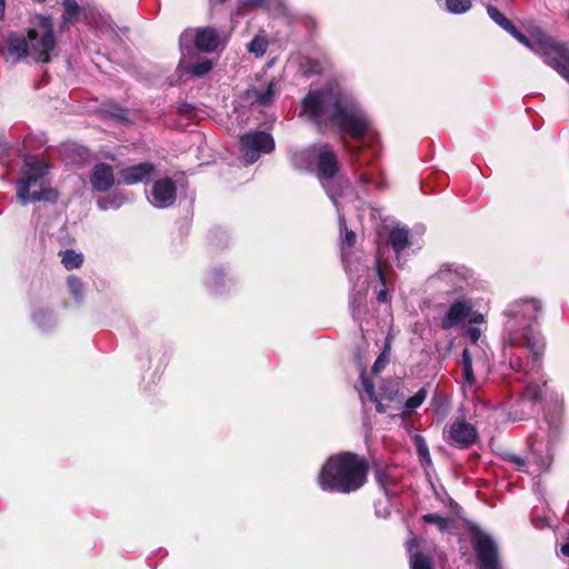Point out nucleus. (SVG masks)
<instances>
[{
  "label": "nucleus",
  "instance_id": "nucleus-54",
  "mask_svg": "<svg viewBox=\"0 0 569 569\" xmlns=\"http://www.w3.org/2000/svg\"><path fill=\"white\" fill-rule=\"evenodd\" d=\"M409 545L415 546L416 545L415 540L410 541Z\"/></svg>",
  "mask_w": 569,
  "mask_h": 569
},
{
  "label": "nucleus",
  "instance_id": "nucleus-44",
  "mask_svg": "<svg viewBox=\"0 0 569 569\" xmlns=\"http://www.w3.org/2000/svg\"><path fill=\"white\" fill-rule=\"evenodd\" d=\"M507 32L515 37L520 43L530 47L529 39L523 33H521L515 26L513 29H508Z\"/></svg>",
  "mask_w": 569,
  "mask_h": 569
},
{
  "label": "nucleus",
  "instance_id": "nucleus-1",
  "mask_svg": "<svg viewBox=\"0 0 569 569\" xmlns=\"http://www.w3.org/2000/svg\"><path fill=\"white\" fill-rule=\"evenodd\" d=\"M301 114L319 129L330 127L342 134V146L360 187L383 188L381 169L375 163L381 150L379 134L352 96L333 88L311 90L302 100Z\"/></svg>",
  "mask_w": 569,
  "mask_h": 569
},
{
  "label": "nucleus",
  "instance_id": "nucleus-2",
  "mask_svg": "<svg viewBox=\"0 0 569 569\" xmlns=\"http://www.w3.org/2000/svg\"><path fill=\"white\" fill-rule=\"evenodd\" d=\"M541 312L536 299H521L511 302L503 311L507 318L503 331V355L515 371L538 372L541 367L543 341L533 329Z\"/></svg>",
  "mask_w": 569,
  "mask_h": 569
},
{
  "label": "nucleus",
  "instance_id": "nucleus-3",
  "mask_svg": "<svg viewBox=\"0 0 569 569\" xmlns=\"http://www.w3.org/2000/svg\"><path fill=\"white\" fill-rule=\"evenodd\" d=\"M36 21V28L29 29L27 37L18 32L7 37L2 49L7 62L16 64L28 56L37 62H50V54L57 44L52 18L39 14Z\"/></svg>",
  "mask_w": 569,
  "mask_h": 569
},
{
  "label": "nucleus",
  "instance_id": "nucleus-37",
  "mask_svg": "<svg viewBox=\"0 0 569 569\" xmlns=\"http://www.w3.org/2000/svg\"><path fill=\"white\" fill-rule=\"evenodd\" d=\"M446 9L453 14H463L472 7L471 0H445Z\"/></svg>",
  "mask_w": 569,
  "mask_h": 569
},
{
  "label": "nucleus",
  "instance_id": "nucleus-9",
  "mask_svg": "<svg viewBox=\"0 0 569 569\" xmlns=\"http://www.w3.org/2000/svg\"><path fill=\"white\" fill-rule=\"evenodd\" d=\"M465 292L457 297L448 298V309L440 319L443 330L463 328L467 323L479 325L485 322V316L475 310V301Z\"/></svg>",
  "mask_w": 569,
  "mask_h": 569
},
{
  "label": "nucleus",
  "instance_id": "nucleus-32",
  "mask_svg": "<svg viewBox=\"0 0 569 569\" xmlns=\"http://www.w3.org/2000/svg\"><path fill=\"white\" fill-rule=\"evenodd\" d=\"M366 292L367 289H359L356 290L352 289L351 296H350V308L352 310V315L355 318L359 317L361 313V309L365 306L366 301Z\"/></svg>",
  "mask_w": 569,
  "mask_h": 569
},
{
  "label": "nucleus",
  "instance_id": "nucleus-42",
  "mask_svg": "<svg viewBox=\"0 0 569 569\" xmlns=\"http://www.w3.org/2000/svg\"><path fill=\"white\" fill-rule=\"evenodd\" d=\"M389 360H390L389 346L386 345L383 351L376 359V361H375V363L372 366L371 371L375 375H379L386 368V366L389 363Z\"/></svg>",
  "mask_w": 569,
  "mask_h": 569
},
{
  "label": "nucleus",
  "instance_id": "nucleus-51",
  "mask_svg": "<svg viewBox=\"0 0 569 569\" xmlns=\"http://www.w3.org/2000/svg\"><path fill=\"white\" fill-rule=\"evenodd\" d=\"M6 3L4 0H0V20L4 18Z\"/></svg>",
  "mask_w": 569,
  "mask_h": 569
},
{
  "label": "nucleus",
  "instance_id": "nucleus-35",
  "mask_svg": "<svg viewBox=\"0 0 569 569\" xmlns=\"http://www.w3.org/2000/svg\"><path fill=\"white\" fill-rule=\"evenodd\" d=\"M375 264H376V272H377V277L380 281V283L386 287L387 286V280H386V274H385V269L382 267V263H381V259L380 258H377L376 261H375ZM377 299L379 302H388L389 301V292L386 288L381 289L378 295H377Z\"/></svg>",
  "mask_w": 569,
  "mask_h": 569
},
{
  "label": "nucleus",
  "instance_id": "nucleus-10",
  "mask_svg": "<svg viewBox=\"0 0 569 569\" xmlns=\"http://www.w3.org/2000/svg\"><path fill=\"white\" fill-rule=\"evenodd\" d=\"M471 545L476 553L477 569H503L498 545L490 535L473 529Z\"/></svg>",
  "mask_w": 569,
  "mask_h": 569
},
{
  "label": "nucleus",
  "instance_id": "nucleus-55",
  "mask_svg": "<svg viewBox=\"0 0 569 569\" xmlns=\"http://www.w3.org/2000/svg\"><path fill=\"white\" fill-rule=\"evenodd\" d=\"M568 19H569V13H568Z\"/></svg>",
  "mask_w": 569,
  "mask_h": 569
},
{
  "label": "nucleus",
  "instance_id": "nucleus-13",
  "mask_svg": "<svg viewBox=\"0 0 569 569\" xmlns=\"http://www.w3.org/2000/svg\"><path fill=\"white\" fill-rule=\"evenodd\" d=\"M339 230L341 236V258L345 264L346 272L351 281H358L361 274L367 271V267L359 261H352L350 250L357 240V236L352 230L347 228L346 219L339 213Z\"/></svg>",
  "mask_w": 569,
  "mask_h": 569
},
{
  "label": "nucleus",
  "instance_id": "nucleus-34",
  "mask_svg": "<svg viewBox=\"0 0 569 569\" xmlns=\"http://www.w3.org/2000/svg\"><path fill=\"white\" fill-rule=\"evenodd\" d=\"M487 13L490 17V19L496 22L499 27H501L505 31L508 29H513L512 22L505 17L502 12L499 11L498 8L495 6L488 4L487 6Z\"/></svg>",
  "mask_w": 569,
  "mask_h": 569
},
{
  "label": "nucleus",
  "instance_id": "nucleus-39",
  "mask_svg": "<svg viewBox=\"0 0 569 569\" xmlns=\"http://www.w3.org/2000/svg\"><path fill=\"white\" fill-rule=\"evenodd\" d=\"M422 519L426 523L435 525L440 531H446L449 529L451 520L447 517H443L439 513H426L422 516Z\"/></svg>",
  "mask_w": 569,
  "mask_h": 569
},
{
  "label": "nucleus",
  "instance_id": "nucleus-11",
  "mask_svg": "<svg viewBox=\"0 0 569 569\" xmlns=\"http://www.w3.org/2000/svg\"><path fill=\"white\" fill-rule=\"evenodd\" d=\"M180 49L182 52V59L179 66L184 63L187 54L197 49L202 52H213L219 47L218 33L213 28L207 27L198 30H186L180 36Z\"/></svg>",
  "mask_w": 569,
  "mask_h": 569
},
{
  "label": "nucleus",
  "instance_id": "nucleus-50",
  "mask_svg": "<svg viewBox=\"0 0 569 569\" xmlns=\"http://www.w3.org/2000/svg\"><path fill=\"white\" fill-rule=\"evenodd\" d=\"M561 553L566 557H569V542L563 543L560 549Z\"/></svg>",
  "mask_w": 569,
  "mask_h": 569
},
{
  "label": "nucleus",
  "instance_id": "nucleus-5",
  "mask_svg": "<svg viewBox=\"0 0 569 569\" xmlns=\"http://www.w3.org/2000/svg\"><path fill=\"white\" fill-rule=\"evenodd\" d=\"M50 167L43 160L29 157L21 167V177L17 181V200L27 206L38 201H56L57 193L50 187Z\"/></svg>",
  "mask_w": 569,
  "mask_h": 569
},
{
  "label": "nucleus",
  "instance_id": "nucleus-31",
  "mask_svg": "<svg viewBox=\"0 0 569 569\" xmlns=\"http://www.w3.org/2000/svg\"><path fill=\"white\" fill-rule=\"evenodd\" d=\"M376 480L387 497H392L396 495V492L391 490V486L395 485V479L390 476L389 471L386 469H377Z\"/></svg>",
  "mask_w": 569,
  "mask_h": 569
},
{
  "label": "nucleus",
  "instance_id": "nucleus-16",
  "mask_svg": "<svg viewBox=\"0 0 569 569\" xmlns=\"http://www.w3.org/2000/svg\"><path fill=\"white\" fill-rule=\"evenodd\" d=\"M543 61L569 82V47L560 42L545 43Z\"/></svg>",
  "mask_w": 569,
  "mask_h": 569
},
{
  "label": "nucleus",
  "instance_id": "nucleus-20",
  "mask_svg": "<svg viewBox=\"0 0 569 569\" xmlns=\"http://www.w3.org/2000/svg\"><path fill=\"white\" fill-rule=\"evenodd\" d=\"M279 92V82L272 79L263 88H253L248 91V97L259 106L268 107L273 103L277 93Z\"/></svg>",
  "mask_w": 569,
  "mask_h": 569
},
{
  "label": "nucleus",
  "instance_id": "nucleus-26",
  "mask_svg": "<svg viewBox=\"0 0 569 569\" xmlns=\"http://www.w3.org/2000/svg\"><path fill=\"white\" fill-rule=\"evenodd\" d=\"M206 286L213 292H221L228 279L224 268L214 267L206 276Z\"/></svg>",
  "mask_w": 569,
  "mask_h": 569
},
{
  "label": "nucleus",
  "instance_id": "nucleus-24",
  "mask_svg": "<svg viewBox=\"0 0 569 569\" xmlns=\"http://www.w3.org/2000/svg\"><path fill=\"white\" fill-rule=\"evenodd\" d=\"M33 323L42 331H49L56 327L58 320L53 310L39 308L32 312Z\"/></svg>",
  "mask_w": 569,
  "mask_h": 569
},
{
  "label": "nucleus",
  "instance_id": "nucleus-17",
  "mask_svg": "<svg viewBox=\"0 0 569 569\" xmlns=\"http://www.w3.org/2000/svg\"><path fill=\"white\" fill-rule=\"evenodd\" d=\"M89 181L93 191H108L116 182L113 167L106 162L96 163L90 172Z\"/></svg>",
  "mask_w": 569,
  "mask_h": 569
},
{
  "label": "nucleus",
  "instance_id": "nucleus-45",
  "mask_svg": "<svg viewBox=\"0 0 569 569\" xmlns=\"http://www.w3.org/2000/svg\"><path fill=\"white\" fill-rule=\"evenodd\" d=\"M104 112L118 119H123L126 114V110L119 106H111L110 109H106Z\"/></svg>",
  "mask_w": 569,
  "mask_h": 569
},
{
  "label": "nucleus",
  "instance_id": "nucleus-48",
  "mask_svg": "<svg viewBox=\"0 0 569 569\" xmlns=\"http://www.w3.org/2000/svg\"><path fill=\"white\" fill-rule=\"evenodd\" d=\"M267 0H242L241 3L243 6L250 8H262L266 6Z\"/></svg>",
  "mask_w": 569,
  "mask_h": 569
},
{
  "label": "nucleus",
  "instance_id": "nucleus-43",
  "mask_svg": "<svg viewBox=\"0 0 569 569\" xmlns=\"http://www.w3.org/2000/svg\"><path fill=\"white\" fill-rule=\"evenodd\" d=\"M416 442H417V451H418L419 456L421 458L430 459L429 449H428V446H427L426 441L423 440V438L421 436H416Z\"/></svg>",
  "mask_w": 569,
  "mask_h": 569
},
{
  "label": "nucleus",
  "instance_id": "nucleus-52",
  "mask_svg": "<svg viewBox=\"0 0 569 569\" xmlns=\"http://www.w3.org/2000/svg\"><path fill=\"white\" fill-rule=\"evenodd\" d=\"M316 24H317V23H316L315 19H312V18H307V27H312V28H315V27H316Z\"/></svg>",
  "mask_w": 569,
  "mask_h": 569
},
{
  "label": "nucleus",
  "instance_id": "nucleus-15",
  "mask_svg": "<svg viewBox=\"0 0 569 569\" xmlns=\"http://www.w3.org/2000/svg\"><path fill=\"white\" fill-rule=\"evenodd\" d=\"M150 203L159 209H166L176 202L177 199V186L171 178L157 179L149 192Z\"/></svg>",
  "mask_w": 569,
  "mask_h": 569
},
{
  "label": "nucleus",
  "instance_id": "nucleus-41",
  "mask_svg": "<svg viewBox=\"0 0 569 569\" xmlns=\"http://www.w3.org/2000/svg\"><path fill=\"white\" fill-rule=\"evenodd\" d=\"M212 69V62L209 59L197 61L188 68V72L196 77H203Z\"/></svg>",
  "mask_w": 569,
  "mask_h": 569
},
{
  "label": "nucleus",
  "instance_id": "nucleus-30",
  "mask_svg": "<svg viewBox=\"0 0 569 569\" xmlns=\"http://www.w3.org/2000/svg\"><path fill=\"white\" fill-rule=\"evenodd\" d=\"M61 262L66 269L71 270L81 267L83 262V256L76 252L74 250H64L60 252Z\"/></svg>",
  "mask_w": 569,
  "mask_h": 569
},
{
  "label": "nucleus",
  "instance_id": "nucleus-7",
  "mask_svg": "<svg viewBox=\"0 0 569 569\" xmlns=\"http://www.w3.org/2000/svg\"><path fill=\"white\" fill-rule=\"evenodd\" d=\"M317 178L319 179L327 196L339 211V198L343 193V187L347 181L336 179L340 171V162L333 148L328 143L316 146L315 166Z\"/></svg>",
  "mask_w": 569,
  "mask_h": 569
},
{
  "label": "nucleus",
  "instance_id": "nucleus-46",
  "mask_svg": "<svg viewBox=\"0 0 569 569\" xmlns=\"http://www.w3.org/2000/svg\"><path fill=\"white\" fill-rule=\"evenodd\" d=\"M466 336L473 342L476 343L480 336H481V331L479 328H476V327H469L467 330H466Z\"/></svg>",
  "mask_w": 569,
  "mask_h": 569
},
{
  "label": "nucleus",
  "instance_id": "nucleus-19",
  "mask_svg": "<svg viewBox=\"0 0 569 569\" xmlns=\"http://www.w3.org/2000/svg\"><path fill=\"white\" fill-rule=\"evenodd\" d=\"M154 172V166L150 162H141L123 168L120 171V179L126 184H136L147 181Z\"/></svg>",
  "mask_w": 569,
  "mask_h": 569
},
{
  "label": "nucleus",
  "instance_id": "nucleus-6",
  "mask_svg": "<svg viewBox=\"0 0 569 569\" xmlns=\"http://www.w3.org/2000/svg\"><path fill=\"white\" fill-rule=\"evenodd\" d=\"M563 410L562 400L556 399L555 406L546 409V427H539L529 438V449L533 462L543 470H547L553 460V446L560 436L561 415Z\"/></svg>",
  "mask_w": 569,
  "mask_h": 569
},
{
  "label": "nucleus",
  "instance_id": "nucleus-4",
  "mask_svg": "<svg viewBox=\"0 0 569 569\" xmlns=\"http://www.w3.org/2000/svg\"><path fill=\"white\" fill-rule=\"evenodd\" d=\"M368 462L352 452L330 456L322 465L319 487L327 492L349 495L359 490L367 481Z\"/></svg>",
  "mask_w": 569,
  "mask_h": 569
},
{
  "label": "nucleus",
  "instance_id": "nucleus-25",
  "mask_svg": "<svg viewBox=\"0 0 569 569\" xmlns=\"http://www.w3.org/2000/svg\"><path fill=\"white\" fill-rule=\"evenodd\" d=\"M128 201V197L121 191H114L97 199V207L101 211L117 210Z\"/></svg>",
  "mask_w": 569,
  "mask_h": 569
},
{
  "label": "nucleus",
  "instance_id": "nucleus-8",
  "mask_svg": "<svg viewBox=\"0 0 569 569\" xmlns=\"http://www.w3.org/2000/svg\"><path fill=\"white\" fill-rule=\"evenodd\" d=\"M471 271L459 263L445 262L428 278L429 284L446 298L469 292Z\"/></svg>",
  "mask_w": 569,
  "mask_h": 569
},
{
  "label": "nucleus",
  "instance_id": "nucleus-23",
  "mask_svg": "<svg viewBox=\"0 0 569 569\" xmlns=\"http://www.w3.org/2000/svg\"><path fill=\"white\" fill-rule=\"evenodd\" d=\"M401 380L400 379H390L381 382L379 387V397L382 400H388L391 402L402 403L405 400V395L400 390Z\"/></svg>",
  "mask_w": 569,
  "mask_h": 569
},
{
  "label": "nucleus",
  "instance_id": "nucleus-18",
  "mask_svg": "<svg viewBox=\"0 0 569 569\" xmlns=\"http://www.w3.org/2000/svg\"><path fill=\"white\" fill-rule=\"evenodd\" d=\"M388 243L395 252L398 267L402 268L406 262L405 251L411 246L409 229L399 226L392 228L389 232Z\"/></svg>",
  "mask_w": 569,
  "mask_h": 569
},
{
  "label": "nucleus",
  "instance_id": "nucleus-14",
  "mask_svg": "<svg viewBox=\"0 0 569 569\" xmlns=\"http://www.w3.org/2000/svg\"><path fill=\"white\" fill-rule=\"evenodd\" d=\"M478 439L476 427L463 419H456L448 428L445 440L458 449L470 448Z\"/></svg>",
  "mask_w": 569,
  "mask_h": 569
},
{
  "label": "nucleus",
  "instance_id": "nucleus-38",
  "mask_svg": "<svg viewBox=\"0 0 569 569\" xmlns=\"http://www.w3.org/2000/svg\"><path fill=\"white\" fill-rule=\"evenodd\" d=\"M268 48V41L263 36H256L247 46L250 53H253L257 58L262 57Z\"/></svg>",
  "mask_w": 569,
  "mask_h": 569
},
{
  "label": "nucleus",
  "instance_id": "nucleus-29",
  "mask_svg": "<svg viewBox=\"0 0 569 569\" xmlns=\"http://www.w3.org/2000/svg\"><path fill=\"white\" fill-rule=\"evenodd\" d=\"M68 290L72 299L80 303L84 299V289L82 281L76 276H69L67 279Z\"/></svg>",
  "mask_w": 569,
  "mask_h": 569
},
{
  "label": "nucleus",
  "instance_id": "nucleus-40",
  "mask_svg": "<svg viewBox=\"0 0 569 569\" xmlns=\"http://www.w3.org/2000/svg\"><path fill=\"white\" fill-rule=\"evenodd\" d=\"M410 569H433L431 558L422 552L410 556Z\"/></svg>",
  "mask_w": 569,
  "mask_h": 569
},
{
  "label": "nucleus",
  "instance_id": "nucleus-28",
  "mask_svg": "<svg viewBox=\"0 0 569 569\" xmlns=\"http://www.w3.org/2000/svg\"><path fill=\"white\" fill-rule=\"evenodd\" d=\"M462 367V390L466 392L467 388H472L476 382V377L472 369V358L468 349H465L461 357Z\"/></svg>",
  "mask_w": 569,
  "mask_h": 569
},
{
  "label": "nucleus",
  "instance_id": "nucleus-47",
  "mask_svg": "<svg viewBox=\"0 0 569 569\" xmlns=\"http://www.w3.org/2000/svg\"><path fill=\"white\" fill-rule=\"evenodd\" d=\"M277 1V11L283 16H290V9L286 3V0H276Z\"/></svg>",
  "mask_w": 569,
  "mask_h": 569
},
{
  "label": "nucleus",
  "instance_id": "nucleus-27",
  "mask_svg": "<svg viewBox=\"0 0 569 569\" xmlns=\"http://www.w3.org/2000/svg\"><path fill=\"white\" fill-rule=\"evenodd\" d=\"M428 397V390L421 388L412 397L403 400L402 411L399 413L401 419H407L411 416L412 411L419 408Z\"/></svg>",
  "mask_w": 569,
  "mask_h": 569
},
{
  "label": "nucleus",
  "instance_id": "nucleus-53",
  "mask_svg": "<svg viewBox=\"0 0 569 569\" xmlns=\"http://www.w3.org/2000/svg\"><path fill=\"white\" fill-rule=\"evenodd\" d=\"M0 162L3 164V166H8V160L3 157V156H0Z\"/></svg>",
  "mask_w": 569,
  "mask_h": 569
},
{
  "label": "nucleus",
  "instance_id": "nucleus-21",
  "mask_svg": "<svg viewBox=\"0 0 569 569\" xmlns=\"http://www.w3.org/2000/svg\"><path fill=\"white\" fill-rule=\"evenodd\" d=\"M316 146L306 149L295 150L290 152V163L299 171H310L315 166Z\"/></svg>",
  "mask_w": 569,
  "mask_h": 569
},
{
  "label": "nucleus",
  "instance_id": "nucleus-22",
  "mask_svg": "<svg viewBox=\"0 0 569 569\" xmlns=\"http://www.w3.org/2000/svg\"><path fill=\"white\" fill-rule=\"evenodd\" d=\"M61 3L63 7V12L59 23V31L64 32L78 21L82 12V8L79 6L77 0H62Z\"/></svg>",
  "mask_w": 569,
  "mask_h": 569
},
{
  "label": "nucleus",
  "instance_id": "nucleus-33",
  "mask_svg": "<svg viewBox=\"0 0 569 569\" xmlns=\"http://www.w3.org/2000/svg\"><path fill=\"white\" fill-rule=\"evenodd\" d=\"M541 395H542V387L541 386H539V385H529L523 390L520 401L523 405L529 403V405L533 406V405H536L540 400Z\"/></svg>",
  "mask_w": 569,
  "mask_h": 569
},
{
  "label": "nucleus",
  "instance_id": "nucleus-12",
  "mask_svg": "<svg viewBox=\"0 0 569 569\" xmlns=\"http://www.w3.org/2000/svg\"><path fill=\"white\" fill-rule=\"evenodd\" d=\"M273 149L274 141L268 132L248 131L240 138V151L246 164L256 162L262 153H270Z\"/></svg>",
  "mask_w": 569,
  "mask_h": 569
},
{
  "label": "nucleus",
  "instance_id": "nucleus-49",
  "mask_svg": "<svg viewBox=\"0 0 569 569\" xmlns=\"http://www.w3.org/2000/svg\"><path fill=\"white\" fill-rule=\"evenodd\" d=\"M510 460L518 466L519 469L525 467V460L516 455L510 456Z\"/></svg>",
  "mask_w": 569,
  "mask_h": 569
},
{
  "label": "nucleus",
  "instance_id": "nucleus-36",
  "mask_svg": "<svg viewBox=\"0 0 569 569\" xmlns=\"http://www.w3.org/2000/svg\"><path fill=\"white\" fill-rule=\"evenodd\" d=\"M361 378L366 393L369 399L376 403V410L380 413L387 412V407L381 402L382 399L376 393L373 385L363 376H361Z\"/></svg>",
  "mask_w": 569,
  "mask_h": 569
}]
</instances>
